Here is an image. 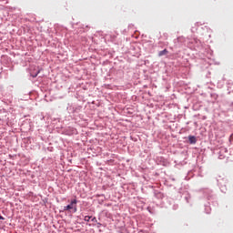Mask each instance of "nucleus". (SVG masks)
Instances as JSON below:
<instances>
[{
  "instance_id": "7ed1b4c3",
  "label": "nucleus",
  "mask_w": 233,
  "mask_h": 233,
  "mask_svg": "<svg viewBox=\"0 0 233 233\" xmlns=\"http://www.w3.org/2000/svg\"><path fill=\"white\" fill-rule=\"evenodd\" d=\"M167 54H168V50H167V49H164V50L158 52L159 57H161L163 56H167Z\"/></svg>"
},
{
  "instance_id": "423d86ee",
  "label": "nucleus",
  "mask_w": 233,
  "mask_h": 233,
  "mask_svg": "<svg viewBox=\"0 0 233 233\" xmlns=\"http://www.w3.org/2000/svg\"><path fill=\"white\" fill-rule=\"evenodd\" d=\"M38 75H39V71H37L35 74H33L32 77H37Z\"/></svg>"
},
{
  "instance_id": "20e7f679",
  "label": "nucleus",
  "mask_w": 233,
  "mask_h": 233,
  "mask_svg": "<svg viewBox=\"0 0 233 233\" xmlns=\"http://www.w3.org/2000/svg\"><path fill=\"white\" fill-rule=\"evenodd\" d=\"M90 219H92V217H90V216H86L84 218V220L86 221L87 223H88V221H90Z\"/></svg>"
},
{
  "instance_id": "1a4fd4ad",
  "label": "nucleus",
  "mask_w": 233,
  "mask_h": 233,
  "mask_svg": "<svg viewBox=\"0 0 233 233\" xmlns=\"http://www.w3.org/2000/svg\"><path fill=\"white\" fill-rule=\"evenodd\" d=\"M0 219L5 220V218H3V216L0 215Z\"/></svg>"
},
{
  "instance_id": "f257e3e1",
  "label": "nucleus",
  "mask_w": 233,
  "mask_h": 233,
  "mask_svg": "<svg viewBox=\"0 0 233 233\" xmlns=\"http://www.w3.org/2000/svg\"><path fill=\"white\" fill-rule=\"evenodd\" d=\"M74 205H77L76 199H73L69 205L64 207V210H72V208H74Z\"/></svg>"
},
{
  "instance_id": "f03ea898",
  "label": "nucleus",
  "mask_w": 233,
  "mask_h": 233,
  "mask_svg": "<svg viewBox=\"0 0 233 233\" xmlns=\"http://www.w3.org/2000/svg\"><path fill=\"white\" fill-rule=\"evenodd\" d=\"M188 141H189L190 145H196V143H198V139L196 138L195 136H189Z\"/></svg>"
},
{
  "instance_id": "39448f33",
  "label": "nucleus",
  "mask_w": 233,
  "mask_h": 233,
  "mask_svg": "<svg viewBox=\"0 0 233 233\" xmlns=\"http://www.w3.org/2000/svg\"><path fill=\"white\" fill-rule=\"evenodd\" d=\"M91 221L93 223H97V218L96 217H94V218H91Z\"/></svg>"
},
{
  "instance_id": "6e6552de",
  "label": "nucleus",
  "mask_w": 233,
  "mask_h": 233,
  "mask_svg": "<svg viewBox=\"0 0 233 233\" xmlns=\"http://www.w3.org/2000/svg\"><path fill=\"white\" fill-rule=\"evenodd\" d=\"M75 212H77V208H76V206H75Z\"/></svg>"
},
{
  "instance_id": "0eeeda50",
  "label": "nucleus",
  "mask_w": 233,
  "mask_h": 233,
  "mask_svg": "<svg viewBox=\"0 0 233 233\" xmlns=\"http://www.w3.org/2000/svg\"><path fill=\"white\" fill-rule=\"evenodd\" d=\"M102 226V224L101 223H97V227L99 228V227H101Z\"/></svg>"
}]
</instances>
